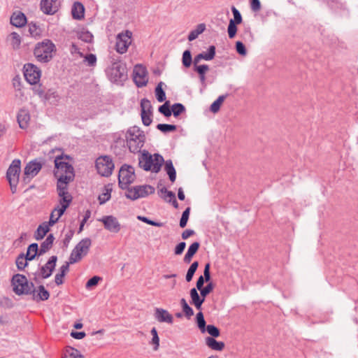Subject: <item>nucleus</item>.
<instances>
[{"instance_id":"obj_1","label":"nucleus","mask_w":358,"mask_h":358,"mask_svg":"<svg viewBox=\"0 0 358 358\" xmlns=\"http://www.w3.org/2000/svg\"><path fill=\"white\" fill-rule=\"evenodd\" d=\"M110 66L106 70L108 79L114 83L120 84L127 79V70L124 63L119 57H110Z\"/></svg>"},{"instance_id":"obj_2","label":"nucleus","mask_w":358,"mask_h":358,"mask_svg":"<svg viewBox=\"0 0 358 358\" xmlns=\"http://www.w3.org/2000/svg\"><path fill=\"white\" fill-rule=\"evenodd\" d=\"M164 162V157L160 154L155 153L152 155L145 150L143 151L138 158V165L141 169L155 173L159 172Z\"/></svg>"},{"instance_id":"obj_3","label":"nucleus","mask_w":358,"mask_h":358,"mask_svg":"<svg viewBox=\"0 0 358 358\" xmlns=\"http://www.w3.org/2000/svg\"><path fill=\"white\" fill-rule=\"evenodd\" d=\"M70 159L69 155H61L55 157L54 176L58 180L66 178V181L72 182L75 178L74 169L67 160Z\"/></svg>"},{"instance_id":"obj_4","label":"nucleus","mask_w":358,"mask_h":358,"mask_svg":"<svg viewBox=\"0 0 358 358\" xmlns=\"http://www.w3.org/2000/svg\"><path fill=\"white\" fill-rule=\"evenodd\" d=\"M126 140L129 151L132 153H138L144 145L145 136L138 127L134 126L127 130Z\"/></svg>"},{"instance_id":"obj_5","label":"nucleus","mask_w":358,"mask_h":358,"mask_svg":"<svg viewBox=\"0 0 358 358\" xmlns=\"http://www.w3.org/2000/svg\"><path fill=\"white\" fill-rule=\"evenodd\" d=\"M56 46L50 39H44L36 44L34 50V55L38 62L48 63L53 57V53L56 52Z\"/></svg>"},{"instance_id":"obj_6","label":"nucleus","mask_w":358,"mask_h":358,"mask_svg":"<svg viewBox=\"0 0 358 358\" xmlns=\"http://www.w3.org/2000/svg\"><path fill=\"white\" fill-rule=\"evenodd\" d=\"M12 285L13 292L17 295H29L34 292V283L29 282L25 275L22 274H15L12 278Z\"/></svg>"},{"instance_id":"obj_7","label":"nucleus","mask_w":358,"mask_h":358,"mask_svg":"<svg viewBox=\"0 0 358 358\" xmlns=\"http://www.w3.org/2000/svg\"><path fill=\"white\" fill-rule=\"evenodd\" d=\"M134 168L131 165L124 164L118 174V185L122 189H127L129 185L135 180Z\"/></svg>"},{"instance_id":"obj_8","label":"nucleus","mask_w":358,"mask_h":358,"mask_svg":"<svg viewBox=\"0 0 358 358\" xmlns=\"http://www.w3.org/2000/svg\"><path fill=\"white\" fill-rule=\"evenodd\" d=\"M125 196L132 201L145 198L155 193V189L150 185H136L127 189Z\"/></svg>"},{"instance_id":"obj_9","label":"nucleus","mask_w":358,"mask_h":358,"mask_svg":"<svg viewBox=\"0 0 358 358\" xmlns=\"http://www.w3.org/2000/svg\"><path fill=\"white\" fill-rule=\"evenodd\" d=\"M92 241L89 238L82 239L71 251L69 257L70 263L75 264L81 260L83 256L87 255Z\"/></svg>"},{"instance_id":"obj_10","label":"nucleus","mask_w":358,"mask_h":358,"mask_svg":"<svg viewBox=\"0 0 358 358\" xmlns=\"http://www.w3.org/2000/svg\"><path fill=\"white\" fill-rule=\"evenodd\" d=\"M21 162L20 159H14L6 172V178L9 182L13 194L17 191V185L19 182Z\"/></svg>"},{"instance_id":"obj_11","label":"nucleus","mask_w":358,"mask_h":358,"mask_svg":"<svg viewBox=\"0 0 358 358\" xmlns=\"http://www.w3.org/2000/svg\"><path fill=\"white\" fill-rule=\"evenodd\" d=\"M96 168L97 172L102 176H110L115 168L112 158L110 156L105 155L97 158L96 160Z\"/></svg>"},{"instance_id":"obj_12","label":"nucleus","mask_w":358,"mask_h":358,"mask_svg":"<svg viewBox=\"0 0 358 358\" xmlns=\"http://www.w3.org/2000/svg\"><path fill=\"white\" fill-rule=\"evenodd\" d=\"M57 261V257L53 255L50 257L46 264L38 268L37 272L34 273V280L37 282L38 278H41L42 279H47L50 277L54 271L56 263Z\"/></svg>"},{"instance_id":"obj_13","label":"nucleus","mask_w":358,"mask_h":358,"mask_svg":"<svg viewBox=\"0 0 358 358\" xmlns=\"http://www.w3.org/2000/svg\"><path fill=\"white\" fill-rule=\"evenodd\" d=\"M24 76L26 80L31 85H36L41 78V71L36 65L27 63L24 65Z\"/></svg>"},{"instance_id":"obj_14","label":"nucleus","mask_w":358,"mask_h":358,"mask_svg":"<svg viewBox=\"0 0 358 358\" xmlns=\"http://www.w3.org/2000/svg\"><path fill=\"white\" fill-rule=\"evenodd\" d=\"M43 164L38 162L37 159L29 162L24 169V176L22 177V181L27 183L30 180L36 176L38 172L41 170Z\"/></svg>"},{"instance_id":"obj_15","label":"nucleus","mask_w":358,"mask_h":358,"mask_svg":"<svg viewBox=\"0 0 358 358\" xmlns=\"http://www.w3.org/2000/svg\"><path fill=\"white\" fill-rule=\"evenodd\" d=\"M131 32L126 31L120 33L116 37L115 50L120 54L125 53L131 43Z\"/></svg>"},{"instance_id":"obj_16","label":"nucleus","mask_w":358,"mask_h":358,"mask_svg":"<svg viewBox=\"0 0 358 358\" xmlns=\"http://www.w3.org/2000/svg\"><path fill=\"white\" fill-rule=\"evenodd\" d=\"M66 178L58 179V181L57 182V192L60 198L59 204H65V203L62 201V200L64 199L65 201H67L69 206L73 197L68 192V185L71 182L66 181Z\"/></svg>"},{"instance_id":"obj_17","label":"nucleus","mask_w":358,"mask_h":358,"mask_svg":"<svg viewBox=\"0 0 358 358\" xmlns=\"http://www.w3.org/2000/svg\"><path fill=\"white\" fill-rule=\"evenodd\" d=\"M133 77L134 81L138 87H144L148 83V72L142 65L137 64L135 66Z\"/></svg>"},{"instance_id":"obj_18","label":"nucleus","mask_w":358,"mask_h":358,"mask_svg":"<svg viewBox=\"0 0 358 358\" xmlns=\"http://www.w3.org/2000/svg\"><path fill=\"white\" fill-rule=\"evenodd\" d=\"M103 224L104 228L110 232L118 233L121 229V225L117 217L113 215H106L98 220Z\"/></svg>"},{"instance_id":"obj_19","label":"nucleus","mask_w":358,"mask_h":358,"mask_svg":"<svg viewBox=\"0 0 358 358\" xmlns=\"http://www.w3.org/2000/svg\"><path fill=\"white\" fill-rule=\"evenodd\" d=\"M59 7L58 0H41L40 8L46 15H54L57 12Z\"/></svg>"},{"instance_id":"obj_20","label":"nucleus","mask_w":358,"mask_h":358,"mask_svg":"<svg viewBox=\"0 0 358 358\" xmlns=\"http://www.w3.org/2000/svg\"><path fill=\"white\" fill-rule=\"evenodd\" d=\"M154 317L159 322H166L169 324L173 323V315L170 314L168 310L161 308H156L155 309Z\"/></svg>"},{"instance_id":"obj_21","label":"nucleus","mask_w":358,"mask_h":358,"mask_svg":"<svg viewBox=\"0 0 358 358\" xmlns=\"http://www.w3.org/2000/svg\"><path fill=\"white\" fill-rule=\"evenodd\" d=\"M55 224V220H53V217H50L48 222H44L41 224L35 233V238L36 240H41L44 238L46 234L50 231V227Z\"/></svg>"},{"instance_id":"obj_22","label":"nucleus","mask_w":358,"mask_h":358,"mask_svg":"<svg viewBox=\"0 0 358 358\" xmlns=\"http://www.w3.org/2000/svg\"><path fill=\"white\" fill-rule=\"evenodd\" d=\"M215 47L214 45L209 46L207 52H202L194 57L193 65H199L198 64L201 59L212 60L215 56Z\"/></svg>"},{"instance_id":"obj_23","label":"nucleus","mask_w":358,"mask_h":358,"mask_svg":"<svg viewBox=\"0 0 358 358\" xmlns=\"http://www.w3.org/2000/svg\"><path fill=\"white\" fill-rule=\"evenodd\" d=\"M32 298L36 301H46L50 297V292L45 289L43 285H39L37 289L34 286V292H31Z\"/></svg>"},{"instance_id":"obj_24","label":"nucleus","mask_w":358,"mask_h":358,"mask_svg":"<svg viewBox=\"0 0 358 358\" xmlns=\"http://www.w3.org/2000/svg\"><path fill=\"white\" fill-rule=\"evenodd\" d=\"M30 120V115L27 110L20 109L17 115V121L18 122L20 128L25 129L29 126Z\"/></svg>"},{"instance_id":"obj_25","label":"nucleus","mask_w":358,"mask_h":358,"mask_svg":"<svg viewBox=\"0 0 358 358\" xmlns=\"http://www.w3.org/2000/svg\"><path fill=\"white\" fill-rule=\"evenodd\" d=\"M10 24L16 27H22L27 24V17L21 11L14 12L10 17Z\"/></svg>"},{"instance_id":"obj_26","label":"nucleus","mask_w":358,"mask_h":358,"mask_svg":"<svg viewBox=\"0 0 358 358\" xmlns=\"http://www.w3.org/2000/svg\"><path fill=\"white\" fill-rule=\"evenodd\" d=\"M191 297V303L193 304L197 310H201L203 303L205 301V299L199 296L196 288H192L189 292Z\"/></svg>"},{"instance_id":"obj_27","label":"nucleus","mask_w":358,"mask_h":358,"mask_svg":"<svg viewBox=\"0 0 358 358\" xmlns=\"http://www.w3.org/2000/svg\"><path fill=\"white\" fill-rule=\"evenodd\" d=\"M200 247L199 242L192 243L188 248L187 251L183 258V262L185 264H189L194 255L198 252Z\"/></svg>"},{"instance_id":"obj_28","label":"nucleus","mask_w":358,"mask_h":358,"mask_svg":"<svg viewBox=\"0 0 358 358\" xmlns=\"http://www.w3.org/2000/svg\"><path fill=\"white\" fill-rule=\"evenodd\" d=\"M193 70L199 74L200 83L205 87L206 80V73L209 70L208 65H193Z\"/></svg>"},{"instance_id":"obj_29","label":"nucleus","mask_w":358,"mask_h":358,"mask_svg":"<svg viewBox=\"0 0 358 358\" xmlns=\"http://www.w3.org/2000/svg\"><path fill=\"white\" fill-rule=\"evenodd\" d=\"M84 6L78 1L75 2L71 8V14L73 17L76 20H81L84 17Z\"/></svg>"},{"instance_id":"obj_30","label":"nucleus","mask_w":358,"mask_h":358,"mask_svg":"<svg viewBox=\"0 0 358 358\" xmlns=\"http://www.w3.org/2000/svg\"><path fill=\"white\" fill-rule=\"evenodd\" d=\"M33 91L35 94H38L40 97H43L45 100H50L52 96L54 98L58 96L57 93L55 92L45 93L42 85H36L33 87Z\"/></svg>"},{"instance_id":"obj_31","label":"nucleus","mask_w":358,"mask_h":358,"mask_svg":"<svg viewBox=\"0 0 358 358\" xmlns=\"http://www.w3.org/2000/svg\"><path fill=\"white\" fill-rule=\"evenodd\" d=\"M206 344L210 349L217 351H221L224 348V343L222 341H217L213 337H207L206 338Z\"/></svg>"},{"instance_id":"obj_32","label":"nucleus","mask_w":358,"mask_h":358,"mask_svg":"<svg viewBox=\"0 0 358 358\" xmlns=\"http://www.w3.org/2000/svg\"><path fill=\"white\" fill-rule=\"evenodd\" d=\"M164 170L169 177V180L173 182L176 179V171L171 159L164 161Z\"/></svg>"},{"instance_id":"obj_33","label":"nucleus","mask_w":358,"mask_h":358,"mask_svg":"<svg viewBox=\"0 0 358 358\" xmlns=\"http://www.w3.org/2000/svg\"><path fill=\"white\" fill-rule=\"evenodd\" d=\"M113 190V185L109 183L104 187V192L98 197L101 205L104 204L110 199V194Z\"/></svg>"},{"instance_id":"obj_34","label":"nucleus","mask_w":358,"mask_h":358,"mask_svg":"<svg viewBox=\"0 0 358 358\" xmlns=\"http://www.w3.org/2000/svg\"><path fill=\"white\" fill-rule=\"evenodd\" d=\"M62 201L65 203V204L57 205L53 209V213H57L56 218L53 219V220H55V224L58 222L59 219L62 216L66 210L69 208V203L67 201L63 199Z\"/></svg>"},{"instance_id":"obj_35","label":"nucleus","mask_w":358,"mask_h":358,"mask_svg":"<svg viewBox=\"0 0 358 358\" xmlns=\"http://www.w3.org/2000/svg\"><path fill=\"white\" fill-rule=\"evenodd\" d=\"M227 94H223L218 96V98L214 101L210 105V110L212 113H216L220 109L222 103L224 102V99L227 98Z\"/></svg>"},{"instance_id":"obj_36","label":"nucleus","mask_w":358,"mask_h":358,"mask_svg":"<svg viewBox=\"0 0 358 358\" xmlns=\"http://www.w3.org/2000/svg\"><path fill=\"white\" fill-rule=\"evenodd\" d=\"M38 244L33 243L30 244L27 250V260H34L38 254Z\"/></svg>"},{"instance_id":"obj_37","label":"nucleus","mask_w":358,"mask_h":358,"mask_svg":"<svg viewBox=\"0 0 358 358\" xmlns=\"http://www.w3.org/2000/svg\"><path fill=\"white\" fill-rule=\"evenodd\" d=\"M163 82H159L155 87V96L159 102H163L166 100V93L162 88Z\"/></svg>"},{"instance_id":"obj_38","label":"nucleus","mask_w":358,"mask_h":358,"mask_svg":"<svg viewBox=\"0 0 358 358\" xmlns=\"http://www.w3.org/2000/svg\"><path fill=\"white\" fill-rule=\"evenodd\" d=\"M28 261L27 260V255L24 253L20 254L15 260V264L18 270L22 271L28 265Z\"/></svg>"},{"instance_id":"obj_39","label":"nucleus","mask_w":358,"mask_h":358,"mask_svg":"<svg viewBox=\"0 0 358 358\" xmlns=\"http://www.w3.org/2000/svg\"><path fill=\"white\" fill-rule=\"evenodd\" d=\"M180 303L181 305L182 311L187 319H189L194 315L193 309L188 305L185 299H181Z\"/></svg>"},{"instance_id":"obj_40","label":"nucleus","mask_w":358,"mask_h":358,"mask_svg":"<svg viewBox=\"0 0 358 358\" xmlns=\"http://www.w3.org/2000/svg\"><path fill=\"white\" fill-rule=\"evenodd\" d=\"M196 324H197L198 328L200 329V331L202 333H204L206 331V328L207 326H206V320L204 319L203 314L201 311H199L196 314Z\"/></svg>"},{"instance_id":"obj_41","label":"nucleus","mask_w":358,"mask_h":358,"mask_svg":"<svg viewBox=\"0 0 358 358\" xmlns=\"http://www.w3.org/2000/svg\"><path fill=\"white\" fill-rule=\"evenodd\" d=\"M182 63L185 68H189L193 63L191 51L189 50H186L183 52Z\"/></svg>"},{"instance_id":"obj_42","label":"nucleus","mask_w":358,"mask_h":358,"mask_svg":"<svg viewBox=\"0 0 358 358\" xmlns=\"http://www.w3.org/2000/svg\"><path fill=\"white\" fill-rule=\"evenodd\" d=\"M185 106L180 103H176L171 106L172 114L175 117L185 112Z\"/></svg>"},{"instance_id":"obj_43","label":"nucleus","mask_w":358,"mask_h":358,"mask_svg":"<svg viewBox=\"0 0 358 358\" xmlns=\"http://www.w3.org/2000/svg\"><path fill=\"white\" fill-rule=\"evenodd\" d=\"M198 266H199V262L196 261L194 262L190 265V266L189 267V268L187 270L186 276H185V279H186L187 282H190L192 280L194 273L196 272V271L198 268Z\"/></svg>"},{"instance_id":"obj_44","label":"nucleus","mask_w":358,"mask_h":358,"mask_svg":"<svg viewBox=\"0 0 358 358\" xmlns=\"http://www.w3.org/2000/svg\"><path fill=\"white\" fill-rule=\"evenodd\" d=\"M10 36V44L13 49H18L21 44V38L17 32H12Z\"/></svg>"},{"instance_id":"obj_45","label":"nucleus","mask_w":358,"mask_h":358,"mask_svg":"<svg viewBox=\"0 0 358 358\" xmlns=\"http://www.w3.org/2000/svg\"><path fill=\"white\" fill-rule=\"evenodd\" d=\"M169 103L170 102L169 101H166L158 108L159 112L167 117H170L172 115V110L171 108H170Z\"/></svg>"},{"instance_id":"obj_46","label":"nucleus","mask_w":358,"mask_h":358,"mask_svg":"<svg viewBox=\"0 0 358 358\" xmlns=\"http://www.w3.org/2000/svg\"><path fill=\"white\" fill-rule=\"evenodd\" d=\"M157 129L163 133H167L176 131L177 127L174 124H158Z\"/></svg>"},{"instance_id":"obj_47","label":"nucleus","mask_w":358,"mask_h":358,"mask_svg":"<svg viewBox=\"0 0 358 358\" xmlns=\"http://www.w3.org/2000/svg\"><path fill=\"white\" fill-rule=\"evenodd\" d=\"M191 208L190 207H187L182 213L181 218L180 220V227L181 228H184L186 227L187 221L189 220V213Z\"/></svg>"},{"instance_id":"obj_48","label":"nucleus","mask_w":358,"mask_h":358,"mask_svg":"<svg viewBox=\"0 0 358 358\" xmlns=\"http://www.w3.org/2000/svg\"><path fill=\"white\" fill-rule=\"evenodd\" d=\"M241 37L245 41L252 42L254 41V35L250 27L248 26L244 28Z\"/></svg>"},{"instance_id":"obj_49","label":"nucleus","mask_w":358,"mask_h":358,"mask_svg":"<svg viewBox=\"0 0 358 358\" xmlns=\"http://www.w3.org/2000/svg\"><path fill=\"white\" fill-rule=\"evenodd\" d=\"M141 113L143 112H148L150 113H152V104L150 103V101L144 98L141 100Z\"/></svg>"},{"instance_id":"obj_50","label":"nucleus","mask_w":358,"mask_h":358,"mask_svg":"<svg viewBox=\"0 0 358 358\" xmlns=\"http://www.w3.org/2000/svg\"><path fill=\"white\" fill-rule=\"evenodd\" d=\"M28 26L29 31L31 36H37L41 34V29L36 22H31L28 24Z\"/></svg>"},{"instance_id":"obj_51","label":"nucleus","mask_w":358,"mask_h":358,"mask_svg":"<svg viewBox=\"0 0 358 358\" xmlns=\"http://www.w3.org/2000/svg\"><path fill=\"white\" fill-rule=\"evenodd\" d=\"M84 62L87 63L88 66H95L96 64V56L94 54L90 53L85 56L84 55Z\"/></svg>"},{"instance_id":"obj_52","label":"nucleus","mask_w":358,"mask_h":358,"mask_svg":"<svg viewBox=\"0 0 358 358\" xmlns=\"http://www.w3.org/2000/svg\"><path fill=\"white\" fill-rule=\"evenodd\" d=\"M206 331L213 338H217L220 335V329L213 324H208L206 328Z\"/></svg>"},{"instance_id":"obj_53","label":"nucleus","mask_w":358,"mask_h":358,"mask_svg":"<svg viewBox=\"0 0 358 358\" xmlns=\"http://www.w3.org/2000/svg\"><path fill=\"white\" fill-rule=\"evenodd\" d=\"M231 11L234 15V19H231L229 21L234 22L237 24H241L242 22L243 18L239 10L235 6H232Z\"/></svg>"},{"instance_id":"obj_54","label":"nucleus","mask_w":358,"mask_h":358,"mask_svg":"<svg viewBox=\"0 0 358 358\" xmlns=\"http://www.w3.org/2000/svg\"><path fill=\"white\" fill-rule=\"evenodd\" d=\"M101 280H102V278L99 276H97V275L93 276L92 278L89 279L87 280V282H86V285H85L86 289H90L92 287L96 286L98 285L99 282L101 281Z\"/></svg>"},{"instance_id":"obj_55","label":"nucleus","mask_w":358,"mask_h":358,"mask_svg":"<svg viewBox=\"0 0 358 358\" xmlns=\"http://www.w3.org/2000/svg\"><path fill=\"white\" fill-rule=\"evenodd\" d=\"M227 32L229 38H234L237 33V24L229 21L227 27Z\"/></svg>"},{"instance_id":"obj_56","label":"nucleus","mask_w":358,"mask_h":358,"mask_svg":"<svg viewBox=\"0 0 358 358\" xmlns=\"http://www.w3.org/2000/svg\"><path fill=\"white\" fill-rule=\"evenodd\" d=\"M63 358H84L83 355L80 354V352L78 350L74 348H71L69 350H67L64 354Z\"/></svg>"},{"instance_id":"obj_57","label":"nucleus","mask_w":358,"mask_h":358,"mask_svg":"<svg viewBox=\"0 0 358 358\" xmlns=\"http://www.w3.org/2000/svg\"><path fill=\"white\" fill-rule=\"evenodd\" d=\"M55 240L54 235L52 234H50L45 238V240L41 243V245L43 248H46V250H50Z\"/></svg>"},{"instance_id":"obj_58","label":"nucleus","mask_w":358,"mask_h":358,"mask_svg":"<svg viewBox=\"0 0 358 358\" xmlns=\"http://www.w3.org/2000/svg\"><path fill=\"white\" fill-rule=\"evenodd\" d=\"M78 38L86 43H91L93 40V35L88 31H82L78 35Z\"/></svg>"},{"instance_id":"obj_59","label":"nucleus","mask_w":358,"mask_h":358,"mask_svg":"<svg viewBox=\"0 0 358 358\" xmlns=\"http://www.w3.org/2000/svg\"><path fill=\"white\" fill-rule=\"evenodd\" d=\"M137 219L138 220H141L148 224H150L151 226H154V227H161L163 226V223L162 222H155L154 220H150L149 218H148L147 217H144V216H138L137 217Z\"/></svg>"},{"instance_id":"obj_60","label":"nucleus","mask_w":358,"mask_h":358,"mask_svg":"<svg viewBox=\"0 0 358 358\" xmlns=\"http://www.w3.org/2000/svg\"><path fill=\"white\" fill-rule=\"evenodd\" d=\"M214 289V285L213 282H209L206 287H203L200 291V294L204 299Z\"/></svg>"},{"instance_id":"obj_61","label":"nucleus","mask_w":358,"mask_h":358,"mask_svg":"<svg viewBox=\"0 0 358 358\" xmlns=\"http://www.w3.org/2000/svg\"><path fill=\"white\" fill-rule=\"evenodd\" d=\"M142 122L145 126H149L152 123V113L143 112L141 113Z\"/></svg>"},{"instance_id":"obj_62","label":"nucleus","mask_w":358,"mask_h":358,"mask_svg":"<svg viewBox=\"0 0 358 358\" xmlns=\"http://www.w3.org/2000/svg\"><path fill=\"white\" fill-rule=\"evenodd\" d=\"M235 48H236V52L240 55L245 56L247 55V50H246V48L243 42L239 41H236V45H235Z\"/></svg>"},{"instance_id":"obj_63","label":"nucleus","mask_w":358,"mask_h":358,"mask_svg":"<svg viewBox=\"0 0 358 358\" xmlns=\"http://www.w3.org/2000/svg\"><path fill=\"white\" fill-rule=\"evenodd\" d=\"M74 234L73 230H69L66 234L64 240L62 241V248L66 249L68 248L71 240L72 239Z\"/></svg>"},{"instance_id":"obj_64","label":"nucleus","mask_w":358,"mask_h":358,"mask_svg":"<svg viewBox=\"0 0 358 358\" xmlns=\"http://www.w3.org/2000/svg\"><path fill=\"white\" fill-rule=\"evenodd\" d=\"M0 306L4 308H11L13 303L8 297H3L0 299Z\"/></svg>"}]
</instances>
